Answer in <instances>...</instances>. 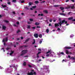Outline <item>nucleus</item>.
I'll list each match as a JSON object with an SVG mask.
<instances>
[{"label": "nucleus", "mask_w": 75, "mask_h": 75, "mask_svg": "<svg viewBox=\"0 0 75 75\" xmlns=\"http://www.w3.org/2000/svg\"><path fill=\"white\" fill-rule=\"evenodd\" d=\"M34 36L35 38H37L38 37V34L35 33L34 34Z\"/></svg>", "instance_id": "obj_5"}, {"label": "nucleus", "mask_w": 75, "mask_h": 75, "mask_svg": "<svg viewBox=\"0 0 75 75\" xmlns=\"http://www.w3.org/2000/svg\"><path fill=\"white\" fill-rule=\"evenodd\" d=\"M4 22H5L6 23H8V21L7 20H4Z\"/></svg>", "instance_id": "obj_35"}, {"label": "nucleus", "mask_w": 75, "mask_h": 75, "mask_svg": "<svg viewBox=\"0 0 75 75\" xmlns=\"http://www.w3.org/2000/svg\"><path fill=\"white\" fill-rule=\"evenodd\" d=\"M71 59H73V60H75V58L74 57H71Z\"/></svg>", "instance_id": "obj_15"}, {"label": "nucleus", "mask_w": 75, "mask_h": 75, "mask_svg": "<svg viewBox=\"0 0 75 75\" xmlns=\"http://www.w3.org/2000/svg\"><path fill=\"white\" fill-rule=\"evenodd\" d=\"M5 42V39L4 38L3 39V42Z\"/></svg>", "instance_id": "obj_47"}, {"label": "nucleus", "mask_w": 75, "mask_h": 75, "mask_svg": "<svg viewBox=\"0 0 75 75\" xmlns=\"http://www.w3.org/2000/svg\"><path fill=\"white\" fill-rule=\"evenodd\" d=\"M36 28H41V27L40 26H38L36 27Z\"/></svg>", "instance_id": "obj_36"}, {"label": "nucleus", "mask_w": 75, "mask_h": 75, "mask_svg": "<svg viewBox=\"0 0 75 75\" xmlns=\"http://www.w3.org/2000/svg\"><path fill=\"white\" fill-rule=\"evenodd\" d=\"M28 66L29 67V68H32V66L31 65H30V64H28Z\"/></svg>", "instance_id": "obj_30"}, {"label": "nucleus", "mask_w": 75, "mask_h": 75, "mask_svg": "<svg viewBox=\"0 0 75 75\" xmlns=\"http://www.w3.org/2000/svg\"><path fill=\"white\" fill-rule=\"evenodd\" d=\"M13 2L16 3V0H12Z\"/></svg>", "instance_id": "obj_38"}, {"label": "nucleus", "mask_w": 75, "mask_h": 75, "mask_svg": "<svg viewBox=\"0 0 75 75\" xmlns=\"http://www.w3.org/2000/svg\"><path fill=\"white\" fill-rule=\"evenodd\" d=\"M21 3H24V1H21Z\"/></svg>", "instance_id": "obj_56"}, {"label": "nucleus", "mask_w": 75, "mask_h": 75, "mask_svg": "<svg viewBox=\"0 0 75 75\" xmlns=\"http://www.w3.org/2000/svg\"><path fill=\"white\" fill-rule=\"evenodd\" d=\"M35 4H38V3H39V1H35Z\"/></svg>", "instance_id": "obj_17"}, {"label": "nucleus", "mask_w": 75, "mask_h": 75, "mask_svg": "<svg viewBox=\"0 0 75 75\" xmlns=\"http://www.w3.org/2000/svg\"><path fill=\"white\" fill-rule=\"evenodd\" d=\"M51 51V50H49V51H48L46 52V54H48V53H50V54H51V52H50Z\"/></svg>", "instance_id": "obj_14"}, {"label": "nucleus", "mask_w": 75, "mask_h": 75, "mask_svg": "<svg viewBox=\"0 0 75 75\" xmlns=\"http://www.w3.org/2000/svg\"><path fill=\"white\" fill-rule=\"evenodd\" d=\"M41 52H38V53L36 55L37 56V58H39V55H39V54H41Z\"/></svg>", "instance_id": "obj_7"}, {"label": "nucleus", "mask_w": 75, "mask_h": 75, "mask_svg": "<svg viewBox=\"0 0 75 75\" xmlns=\"http://www.w3.org/2000/svg\"><path fill=\"white\" fill-rule=\"evenodd\" d=\"M59 14L62 16H66V14L63 13H60Z\"/></svg>", "instance_id": "obj_9"}, {"label": "nucleus", "mask_w": 75, "mask_h": 75, "mask_svg": "<svg viewBox=\"0 0 75 75\" xmlns=\"http://www.w3.org/2000/svg\"><path fill=\"white\" fill-rule=\"evenodd\" d=\"M25 9H26V10H29V9L28 7H27V6H26L25 7Z\"/></svg>", "instance_id": "obj_32"}, {"label": "nucleus", "mask_w": 75, "mask_h": 75, "mask_svg": "<svg viewBox=\"0 0 75 75\" xmlns=\"http://www.w3.org/2000/svg\"><path fill=\"white\" fill-rule=\"evenodd\" d=\"M43 12H44V13H46V14H47L48 13V12L47 10L44 11Z\"/></svg>", "instance_id": "obj_13"}, {"label": "nucleus", "mask_w": 75, "mask_h": 75, "mask_svg": "<svg viewBox=\"0 0 75 75\" xmlns=\"http://www.w3.org/2000/svg\"><path fill=\"white\" fill-rule=\"evenodd\" d=\"M23 66H26V62H24L23 63Z\"/></svg>", "instance_id": "obj_12"}, {"label": "nucleus", "mask_w": 75, "mask_h": 75, "mask_svg": "<svg viewBox=\"0 0 75 75\" xmlns=\"http://www.w3.org/2000/svg\"><path fill=\"white\" fill-rule=\"evenodd\" d=\"M68 58H71V56H70V55H68Z\"/></svg>", "instance_id": "obj_61"}, {"label": "nucleus", "mask_w": 75, "mask_h": 75, "mask_svg": "<svg viewBox=\"0 0 75 75\" xmlns=\"http://www.w3.org/2000/svg\"><path fill=\"white\" fill-rule=\"evenodd\" d=\"M1 6L2 7H4V8L5 7H7V6L6 5L4 6L3 5V4H2Z\"/></svg>", "instance_id": "obj_21"}, {"label": "nucleus", "mask_w": 75, "mask_h": 75, "mask_svg": "<svg viewBox=\"0 0 75 75\" xmlns=\"http://www.w3.org/2000/svg\"><path fill=\"white\" fill-rule=\"evenodd\" d=\"M64 23H65V24H67V21H65V20H64L61 21H60L59 23H58L59 24L60 26H62V24H65Z\"/></svg>", "instance_id": "obj_1"}, {"label": "nucleus", "mask_w": 75, "mask_h": 75, "mask_svg": "<svg viewBox=\"0 0 75 75\" xmlns=\"http://www.w3.org/2000/svg\"><path fill=\"white\" fill-rule=\"evenodd\" d=\"M59 21H61V19L60 18H59Z\"/></svg>", "instance_id": "obj_52"}, {"label": "nucleus", "mask_w": 75, "mask_h": 75, "mask_svg": "<svg viewBox=\"0 0 75 75\" xmlns=\"http://www.w3.org/2000/svg\"><path fill=\"white\" fill-rule=\"evenodd\" d=\"M61 54H62V55H64V53L63 52H61L60 53Z\"/></svg>", "instance_id": "obj_40"}, {"label": "nucleus", "mask_w": 75, "mask_h": 75, "mask_svg": "<svg viewBox=\"0 0 75 75\" xmlns=\"http://www.w3.org/2000/svg\"><path fill=\"white\" fill-rule=\"evenodd\" d=\"M11 45H13V43L12 42L11 43Z\"/></svg>", "instance_id": "obj_60"}, {"label": "nucleus", "mask_w": 75, "mask_h": 75, "mask_svg": "<svg viewBox=\"0 0 75 75\" xmlns=\"http://www.w3.org/2000/svg\"><path fill=\"white\" fill-rule=\"evenodd\" d=\"M45 1H42V2H41V3H45Z\"/></svg>", "instance_id": "obj_42"}, {"label": "nucleus", "mask_w": 75, "mask_h": 75, "mask_svg": "<svg viewBox=\"0 0 75 75\" xmlns=\"http://www.w3.org/2000/svg\"><path fill=\"white\" fill-rule=\"evenodd\" d=\"M16 24H18V25H19V24H20V23H19V22H16Z\"/></svg>", "instance_id": "obj_45"}, {"label": "nucleus", "mask_w": 75, "mask_h": 75, "mask_svg": "<svg viewBox=\"0 0 75 75\" xmlns=\"http://www.w3.org/2000/svg\"><path fill=\"white\" fill-rule=\"evenodd\" d=\"M29 40H30V38H28L27 39L25 40V42H28V41H29Z\"/></svg>", "instance_id": "obj_25"}, {"label": "nucleus", "mask_w": 75, "mask_h": 75, "mask_svg": "<svg viewBox=\"0 0 75 75\" xmlns=\"http://www.w3.org/2000/svg\"><path fill=\"white\" fill-rule=\"evenodd\" d=\"M11 66L13 68H16V66H15V65H14L13 64L11 65Z\"/></svg>", "instance_id": "obj_20"}, {"label": "nucleus", "mask_w": 75, "mask_h": 75, "mask_svg": "<svg viewBox=\"0 0 75 75\" xmlns=\"http://www.w3.org/2000/svg\"><path fill=\"white\" fill-rule=\"evenodd\" d=\"M52 19H50V20H49V21L50 22V23H51V22H52Z\"/></svg>", "instance_id": "obj_54"}, {"label": "nucleus", "mask_w": 75, "mask_h": 75, "mask_svg": "<svg viewBox=\"0 0 75 75\" xmlns=\"http://www.w3.org/2000/svg\"><path fill=\"white\" fill-rule=\"evenodd\" d=\"M35 43V39H33V42L32 43L33 44H34Z\"/></svg>", "instance_id": "obj_29"}, {"label": "nucleus", "mask_w": 75, "mask_h": 75, "mask_svg": "<svg viewBox=\"0 0 75 75\" xmlns=\"http://www.w3.org/2000/svg\"><path fill=\"white\" fill-rule=\"evenodd\" d=\"M33 29H34L35 30V27H32Z\"/></svg>", "instance_id": "obj_43"}, {"label": "nucleus", "mask_w": 75, "mask_h": 75, "mask_svg": "<svg viewBox=\"0 0 75 75\" xmlns=\"http://www.w3.org/2000/svg\"><path fill=\"white\" fill-rule=\"evenodd\" d=\"M72 19H73V17H72L69 18H68V20H72Z\"/></svg>", "instance_id": "obj_28"}, {"label": "nucleus", "mask_w": 75, "mask_h": 75, "mask_svg": "<svg viewBox=\"0 0 75 75\" xmlns=\"http://www.w3.org/2000/svg\"><path fill=\"white\" fill-rule=\"evenodd\" d=\"M11 52H12L10 53V55H12V54L14 53V51H11Z\"/></svg>", "instance_id": "obj_23"}, {"label": "nucleus", "mask_w": 75, "mask_h": 75, "mask_svg": "<svg viewBox=\"0 0 75 75\" xmlns=\"http://www.w3.org/2000/svg\"><path fill=\"white\" fill-rule=\"evenodd\" d=\"M34 70H31V71L30 73H28V75H36L37 73L35 72H34Z\"/></svg>", "instance_id": "obj_2"}, {"label": "nucleus", "mask_w": 75, "mask_h": 75, "mask_svg": "<svg viewBox=\"0 0 75 75\" xmlns=\"http://www.w3.org/2000/svg\"><path fill=\"white\" fill-rule=\"evenodd\" d=\"M69 0H67L66 1V2H68V1H69Z\"/></svg>", "instance_id": "obj_64"}, {"label": "nucleus", "mask_w": 75, "mask_h": 75, "mask_svg": "<svg viewBox=\"0 0 75 75\" xmlns=\"http://www.w3.org/2000/svg\"><path fill=\"white\" fill-rule=\"evenodd\" d=\"M57 30H61V29H60V28H58L57 29Z\"/></svg>", "instance_id": "obj_55"}, {"label": "nucleus", "mask_w": 75, "mask_h": 75, "mask_svg": "<svg viewBox=\"0 0 75 75\" xmlns=\"http://www.w3.org/2000/svg\"><path fill=\"white\" fill-rule=\"evenodd\" d=\"M28 57V56H24V57Z\"/></svg>", "instance_id": "obj_63"}, {"label": "nucleus", "mask_w": 75, "mask_h": 75, "mask_svg": "<svg viewBox=\"0 0 75 75\" xmlns=\"http://www.w3.org/2000/svg\"><path fill=\"white\" fill-rule=\"evenodd\" d=\"M42 41H41V40H40V41L39 42V43L40 44H41V43H42Z\"/></svg>", "instance_id": "obj_41"}, {"label": "nucleus", "mask_w": 75, "mask_h": 75, "mask_svg": "<svg viewBox=\"0 0 75 75\" xmlns=\"http://www.w3.org/2000/svg\"><path fill=\"white\" fill-rule=\"evenodd\" d=\"M27 28L28 29H30V25H28Z\"/></svg>", "instance_id": "obj_16"}, {"label": "nucleus", "mask_w": 75, "mask_h": 75, "mask_svg": "<svg viewBox=\"0 0 75 75\" xmlns=\"http://www.w3.org/2000/svg\"><path fill=\"white\" fill-rule=\"evenodd\" d=\"M54 7H58V6L57 5H54Z\"/></svg>", "instance_id": "obj_37"}, {"label": "nucleus", "mask_w": 75, "mask_h": 75, "mask_svg": "<svg viewBox=\"0 0 75 75\" xmlns=\"http://www.w3.org/2000/svg\"><path fill=\"white\" fill-rule=\"evenodd\" d=\"M21 52H23L24 54H26V53L27 52V50H23Z\"/></svg>", "instance_id": "obj_4"}, {"label": "nucleus", "mask_w": 75, "mask_h": 75, "mask_svg": "<svg viewBox=\"0 0 75 75\" xmlns=\"http://www.w3.org/2000/svg\"><path fill=\"white\" fill-rule=\"evenodd\" d=\"M2 30H6V27L3 25L2 26Z\"/></svg>", "instance_id": "obj_8"}, {"label": "nucleus", "mask_w": 75, "mask_h": 75, "mask_svg": "<svg viewBox=\"0 0 75 75\" xmlns=\"http://www.w3.org/2000/svg\"><path fill=\"white\" fill-rule=\"evenodd\" d=\"M71 12H69V13H68V15H70V13H71Z\"/></svg>", "instance_id": "obj_53"}, {"label": "nucleus", "mask_w": 75, "mask_h": 75, "mask_svg": "<svg viewBox=\"0 0 75 75\" xmlns=\"http://www.w3.org/2000/svg\"><path fill=\"white\" fill-rule=\"evenodd\" d=\"M66 54H69V52H68V50H66Z\"/></svg>", "instance_id": "obj_19"}, {"label": "nucleus", "mask_w": 75, "mask_h": 75, "mask_svg": "<svg viewBox=\"0 0 75 75\" xmlns=\"http://www.w3.org/2000/svg\"><path fill=\"white\" fill-rule=\"evenodd\" d=\"M69 8H71V9H74L75 8V6L73 5L72 6H69L68 7H66L65 8V9H69Z\"/></svg>", "instance_id": "obj_3"}, {"label": "nucleus", "mask_w": 75, "mask_h": 75, "mask_svg": "<svg viewBox=\"0 0 75 75\" xmlns=\"http://www.w3.org/2000/svg\"><path fill=\"white\" fill-rule=\"evenodd\" d=\"M60 9H61V10H64V8L63 7H60Z\"/></svg>", "instance_id": "obj_18"}, {"label": "nucleus", "mask_w": 75, "mask_h": 75, "mask_svg": "<svg viewBox=\"0 0 75 75\" xmlns=\"http://www.w3.org/2000/svg\"><path fill=\"white\" fill-rule=\"evenodd\" d=\"M20 30H18L16 32V33L17 34H18V33H20Z\"/></svg>", "instance_id": "obj_34"}, {"label": "nucleus", "mask_w": 75, "mask_h": 75, "mask_svg": "<svg viewBox=\"0 0 75 75\" xmlns=\"http://www.w3.org/2000/svg\"><path fill=\"white\" fill-rule=\"evenodd\" d=\"M7 4H8L9 5H10V2H8Z\"/></svg>", "instance_id": "obj_44"}, {"label": "nucleus", "mask_w": 75, "mask_h": 75, "mask_svg": "<svg viewBox=\"0 0 75 75\" xmlns=\"http://www.w3.org/2000/svg\"><path fill=\"white\" fill-rule=\"evenodd\" d=\"M54 25L55 27H58V26H59V25L58 23L55 24Z\"/></svg>", "instance_id": "obj_11"}, {"label": "nucleus", "mask_w": 75, "mask_h": 75, "mask_svg": "<svg viewBox=\"0 0 75 75\" xmlns=\"http://www.w3.org/2000/svg\"><path fill=\"white\" fill-rule=\"evenodd\" d=\"M29 6H31V5H32V4H33V3H32L31 2H30L29 3Z\"/></svg>", "instance_id": "obj_26"}, {"label": "nucleus", "mask_w": 75, "mask_h": 75, "mask_svg": "<svg viewBox=\"0 0 75 75\" xmlns=\"http://www.w3.org/2000/svg\"><path fill=\"white\" fill-rule=\"evenodd\" d=\"M6 49V50H10V48L7 47Z\"/></svg>", "instance_id": "obj_49"}, {"label": "nucleus", "mask_w": 75, "mask_h": 75, "mask_svg": "<svg viewBox=\"0 0 75 75\" xmlns=\"http://www.w3.org/2000/svg\"><path fill=\"white\" fill-rule=\"evenodd\" d=\"M13 14H16V13H15V12H13Z\"/></svg>", "instance_id": "obj_59"}, {"label": "nucleus", "mask_w": 75, "mask_h": 75, "mask_svg": "<svg viewBox=\"0 0 75 75\" xmlns=\"http://www.w3.org/2000/svg\"><path fill=\"white\" fill-rule=\"evenodd\" d=\"M35 24L36 25H40V23L37 22L35 23Z\"/></svg>", "instance_id": "obj_10"}, {"label": "nucleus", "mask_w": 75, "mask_h": 75, "mask_svg": "<svg viewBox=\"0 0 75 75\" xmlns=\"http://www.w3.org/2000/svg\"><path fill=\"white\" fill-rule=\"evenodd\" d=\"M5 41H6V42H7V41H8V37L5 38Z\"/></svg>", "instance_id": "obj_22"}, {"label": "nucleus", "mask_w": 75, "mask_h": 75, "mask_svg": "<svg viewBox=\"0 0 75 75\" xmlns=\"http://www.w3.org/2000/svg\"><path fill=\"white\" fill-rule=\"evenodd\" d=\"M64 48H65V49H72V47H70L66 46L64 47Z\"/></svg>", "instance_id": "obj_6"}, {"label": "nucleus", "mask_w": 75, "mask_h": 75, "mask_svg": "<svg viewBox=\"0 0 75 75\" xmlns=\"http://www.w3.org/2000/svg\"><path fill=\"white\" fill-rule=\"evenodd\" d=\"M21 40H23V37H21Z\"/></svg>", "instance_id": "obj_62"}, {"label": "nucleus", "mask_w": 75, "mask_h": 75, "mask_svg": "<svg viewBox=\"0 0 75 75\" xmlns=\"http://www.w3.org/2000/svg\"><path fill=\"white\" fill-rule=\"evenodd\" d=\"M4 46L6 45V42H4Z\"/></svg>", "instance_id": "obj_57"}, {"label": "nucleus", "mask_w": 75, "mask_h": 75, "mask_svg": "<svg viewBox=\"0 0 75 75\" xmlns=\"http://www.w3.org/2000/svg\"><path fill=\"white\" fill-rule=\"evenodd\" d=\"M45 22H46L47 24H48V20H46L45 21Z\"/></svg>", "instance_id": "obj_39"}, {"label": "nucleus", "mask_w": 75, "mask_h": 75, "mask_svg": "<svg viewBox=\"0 0 75 75\" xmlns=\"http://www.w3.org/2000/svg\"><path fill=\"white\" fill-rule=\"evenodd\" d=\"M28 24H31V23L30 22H28Z\"/></svg>", "instance_id": "obj_50"}, {"label": "nucleus", "mask_w": 75, "mask_h": 75, "mask_svg": "<svg viewBox=\"0 0 75 75\" xmlns=\"http://www.w3.org/2000/svg\"><path fill=\"white\" fill-rule=\"evenodd\" d=\"M50 56V54H47L46 55V56L47 57H49Z\"/></svg>", "instance_id": "obj_51"}, {"label": "nucleus", "mask_w": 75, "mask_h": 75, "mask_svg": "<svg viewBox=\"0 0 75 75\" xmlns=\"http://www.w3.org/2000/svg\"><path fill=\"white\" fill-rule=\"evenodd\" d=\"M39 37H40V38H42V35L41 34H40L39 35Z\"/></svg>", "instance_id": "obj_31"}, {"label": "nucleus", "mask_w": 75, "mask_h": 75, "mask_svg": "<svg viewBox=\"0 0 75 75\" xmlns=\"http://www.w3.org/2000/svg\"><path fill=\"white\" fill-rule=\"evenodd\" d=\"M46 32L47 33H48L49 32V29H47L46 30Z\"/></svg>", "instance_id": "obj_24"}, {"label": "nucleus", "mask_w": 75, "mask_h": 75, "mask_svg": "<svg viewBox=\"0 0 75 75\" xmlns=\"http://www.w3.org/2000/svg\"><path fill=\"white\" fill-rule=\"evenodd\" d=\"M2 17H3V16L0 15V18H1Z\"/></svg>", "instance_id": "obj_48"}, {"label": "nucleus", "mask_w": 75, "mask_h": 75, "mask_svg": "<svg viewBox=\"0 0 75 75\" xmlns=\"http://www.w3.org/2000/svg\"><path fill=\"white\" fill-rule=\"evenodd\" d=\"M36 7H37V6H34L32 7V8H33L34 9L35 8H36Z\"/></svg>", "instance_id": "obj_27"}, {"label": "nucleus", "mask_w": 75, "mask_h": 75, "mask_svg": "<svg viewBox=\"0 0 75 75\" xmlns=\"http://www.w3.org/2000/svg\"><path fill=\"white\" fill-rule=\"evenodd\" d=\"M24 54L23 53H22L21 54V56H23V55H24Z\"/></svg>", "instance_id": "obj_46"}, {"label": "nucleus", "mask_w": 75, "mask_h": 75, "mask_svg": "<svg viewBox=\"0 0 75 75\" xmlns=\"http://www.w3.org/2000/svg\"><path fill=\"white\" fill-rule=\"evenodd\" d=\"M53 21L54 23H55V21H56V20H53Z\"/></svg>", "instance_id": "obj_58"}, {"label": "nucleus", "mask_w": 75, "mask_h": 75, "mask_svg": "<svg viewBox=\"0 0 75 75\" xmlns=\"http://www.w3.org/2000/svg\"><path fill=\"white\" fill-rule=\"evenodd\" d=\"M30 21H34V20H33V19L32 18L30 19Z\"/></svg>", "instance_id": "obj_33"}]
</instances>
